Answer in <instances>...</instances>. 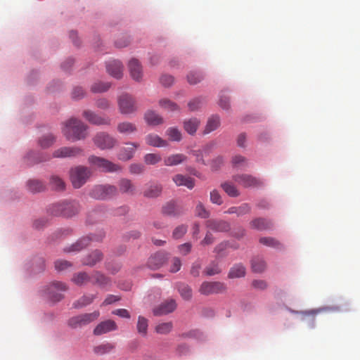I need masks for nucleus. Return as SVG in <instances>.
Returning <instances> with one entry per match:
<instances>
[{
    "instance_id": "nucleus-30",
    "label": "nucleus",
    "mask_w": 360,
    "mask_h": 360,
    "mask_svg": "<svg viewBox=\"0 0 360 360\" xmlns=\"http://www.w3.org/2000/svg\"><path fill=\"white\" fill-rule=\"evenodd\" d=\"M162 186L159 184L149 185L144 191L143 195L146 198H155L160 195Z\"/></svg>"
},
{
    "instance_id": "nucleus-19",
    "label": "nucleus",
    "mask_w": 360,
    "mask_h": 360,
    "mask_svg": "<svg viewBox=\"0 0 360 360\" xmlns=\"http://www.w3.org/2000/svg\"><path fill=\"white\" fill-rule=\"evenodd\" d=\"M123 68L122 63L117 60H110L106 65V70L108 74L116 79L122 78Z\"/></svg>"
},
{
    "instance_id": "nucleus-16",
    "label": "nucleus",
    "mask_w": 360,
    "mask_h": 360,
    "mask_svg": "<svg viewBox=\"0 0 360 360\" xmlns=\"http://www.w3.org/2000/svg\"><path fill=\"white\" fill-rule=\"evenodd\" d=\"M205 225L207 229L216 232H227L231 229L230 223L222 219H209Z\"/></svg>"
},
{
    "instance_id": "nucleus-24",
    "label": "nucleus",
    "mask_w": 360,
    "mask_h": 360,
    "mask_svg": "<svg viewBox=\"0 0 360 360\" xmlns=\"http://www.w3.org/2000/svg\"><path fill=\"white\" fill-rule=\"evenodd\" d=\"M103 259V254L99 250H95L84 257L82 264L86 266H93Z\"/></svg>"
},
{
    "instance_id": "nucleus-63",
    "label": "nucleus",
    "mask_w": 360,
    "mask_h": 360,
    "mask_svg": "<svg viewBox=\"0 0 360 360\" xmlns=\"http://www.w3.org/2000/svg\"><path fill=\"white\" fill-rule=\"evenodd\" d=\"M247 159L242 155H236L232 159L233 166L241 167L247 165Z\"/></svg>"
},
{
    "instance_id": "nucleus-60",
    "label": "nucleus",
    "mask_w": 360,
    "mask_h": 360,
    "mask_svg": "<svg viewBox=\"0 0 360 360\" xmlns=\"http://www.w3.org/2000/svg\"><path fill=\"white\" fill-rule=\"evenodd\" d=\"M210 200L212 203L220 205L223 203V200L219 194V191L217 190H213L210 192Z\"/></svg>"
},
{
    "instance_id": "nucleus-35",
    "label": "nucleus",
    "mask_w": 360,
    "mask_h": 360,
    "mask_svg": "<svg viewBox=\"0 0 360 360\" xmlns=\"http://www.w3.org/2000/svg\"><path fill=\"white\" fill-rule=\"evenodd\" d=\"M91 282L101 287H105L110 283V279L101 272L95 271L91 275Z\"/></svg>"
},
{
    "instance_id": "nucleus-10",
    "label": "nucleus",
    "mask_w": 360,
    "mask_h": 360,
    "mask_svg": "<svg viewBox=\"0 0 360 360\" xmlns=\"http://www.w3.org/2000/svg\"><path fill=\"white\" fill-rule=\"evenodd\" d=\"M67 289L68 288L65 283L55 281L48 286L46 294L48 297L53 302H58L63 298L61 292L66 291Z\"/></svg>"
},
{
    "instance_id": "nucleus-26",
    "label": "nucleus",
    "mask_w": 360,
    "mask_h": 360,
    "mask_svg": "<svg viewBox=\"0 0 360 360\" xmlns=\"http://www.w3.org/2000/svg\"><path fill=\"white\" fill-rule=\"evenodd\" d=\"M177 186H184L188 189H192L195 186L194 179L182 174H176L172 178Z\"/></svg>"
},
{
    "instance_id": "nucleus-3",
    "label": "nucleus",
    "mask_w": 360,
    "mask_h": 360,
    "mask_svg": "<svg viewBox=\"0 0 360 360\" xmlns=\"http://www.w3.org/2000/svg\"><path fill=\"white\" fill-rule=\"evenodd\" d=\"M91 174V170L84 166H77L70 171V179L75 188H81Z\"/></svg>"
},
{
    "instance_id": "nucleus-21",
    "label": "nucleus",
    "mask_w": 360,
    "mask_h": 360,
    "mask_svg": "<svg viewBox=\"0 0 360 360\" xmlns=\"http://www.w3.org/2000/svg\"><path fill=\"white\" fill-rule=\"evenodd\" d=\"M119 191L122 194L134 195L136 193V188L133 182L126 178L121 179L118 182Z\"/></svg>"
},
{
    "instance_id": "nucleus-28",
    "label": "nucleus",
    "mask_w": 360,
    "mask_h": 360,
    "mask_svg": "<svg viewBox=\"0 0 360 360\" xmlns=\"http://www.w3.org/2000/svg\"><path fill=\"white\" fill-rule=\"evenodd\" d=\"M187 160V157L182 153L172 154L164 159L166 166H175L183 163Z\"/></svg>"
},
{
    "instance_id": "nucleus-39",
    "label": "nucleus",
    "mask_w": 360,
    "mask_h": 360,
    "mask_svg": "<svg viewBox=\"0 0 360 360\" xmlns=\"http://www.w3.org/2000/svg\"><path fill=\"white\" fill-rule=\"evenodd\" d=\"M72 281L77 285H82L86 284L89 282H91V276H89L86 272H79L73 275Z\"/></svg>"
},
{
    "instance_id": "nucleus-17",
    "label": "nucleus",
    "mask_w": 360,
    "mask_h": 360,
    "mask_svg": "<svg viewBox=\"0 0 360 360\" xmlns=\"http://www.w3.org/2000/svg\"><path fill=\"white\" fill-rule=\"evenodd\" d=\"M176 308V304L174 300L170 299L160 304L153 309V314L155 316L165 315L171 313Z\"/></svg>"
},
{
    "instance_id": "nucleus-22",
    "label": "nucleus",
    "mask_w": 360,
    "mask_h": 360,
    "mask_svg": "<svg viewBox=\"0 0 360 360\" xmlns=\"http://www.w3.org/2000/svg\"><path fill=\"white\" fill-rule=\"evenodd\" d=\"M162 212L165 215L170 217H177L181 215L183 212V208L175 203L170 201L167 202L162 208Z\"/></svg>"
},
{
    "instance_id": "nucleus-29",
    "label": "nucleus",
    "mask_w": 360,
    "mask_h": 360,
    "mask_svg": "<svg viewBox=\"0 0 360 360\" xmlns=\"http://www.w3.org/2000/svg\"><path fill=\"white\" fill-rule=\"evenodd\" d=\"M144 118L148 124L153 126L161 124L164 122L162 117L153 110H148Z\"/></svg>"
},
{
    "instance_id": "nucleus-13",
    "label": "nucleus",
    "mask_w": 360,
    "mask_h": 360,
    "mask_svg": "<svg viewBox=\"0 0 360 360\" xmlns=\"http://www.w3.org/2000/svg\"><path fill=\"white\" fill-rule=\"evenodd\" d=\"M128 69L130 76L136 82L141 81L143 72L142 65L139 60L136 58H131L129 61Z\"/></svg>"
},
{
    "instance_id": "nucleus-9",
    "label": "nucleus",
    "mask_w": 360,
    "mask_h": 360,
    "mask_svg": "<svg viewBox=\"0 0 360 360\" xmlns=\"http://www.w3.org/2000/svg\"><path fill=\"white\" fill-rule=\"evenodd\" d=\"M118 105L122 114L128 115L136 110L134 98L127 94H122L118 98Z\"/></svg>"
},
{
    "instance_id": "nucleus-25",
    "label": "nucleus",
    "mask_w": 360,
    "mask_h": 360,
    "mask_svg": "<svg viewBox=\"0 0 360 360\" xmlns=\"http://www.w3.org/2000/svg\"><path fill=\"white\" fill-rule=\"evenodd\" d=\"M145 141L147 145L153 147H167L168 142L155 134H149L146 136Z\"/></svg>"
},
{
    "instance_id": "nucleus-53",
    "label": "nucleus",
    "mask_w": 360,
    "mask_h": 360,
    "mask_svg": "<svg viewBox=\"0 0 360 360\" xmlns=\"http://www.w3.org/2000/svg\"><path fill=\"white\" fill-rule=\"evenodd\" d=\"M172 322L161 323L156 326L155 331L160 334H167L172 330Z\"/></svg>"
},
{
    "instance_id": "nucleus-15",
    "label": "nucleus",
    "mask_w": 360,
    "mask_h": 360,
    "mask_svg": "<svg viewBox=\"0 0 360 360\" xmlns=\"http://www.w3.org/2000/svg\"><path fill=\"white\" fill-rule=\"evenodd\" d=\"M83 117L91 124L96 125H110V119L107 117H101L94 112L86 110L83 112Z\"/></svg>"
},
{
    "instance_id": "nucleus-50",
    "label": "nucleus",
    "mask_w": 360,
    "mask_h": 360,
    "mask_svg": "<svg viewBox=\"0 0 360 360\" xmlns=\"http://www.w3.org/2000/svg\"><path fill=\"white\" fill-rule=\"evenodd\" d=\"M110 87V84L109 82H98L94 83L91 86V91L93 93H102L108 91Z\"/></svg>"
},
{
    "instance_id": "nucleus-41",
    "label": "nucleus",
    "mask_w": 360,
    "mask_h": 360,
    "mask_svg": "<svg viewBox=\"0 0 360 360\" xmlns=\"http://www.w3.org/2000/svg\"><path fill=\"white\" fill-rule=\"evenodd\" d=\"M49 184L52 189L55 191H61L65 188V184L64 181L56 175L51 176Z\"/></svg>"
},
{
    "instance_id": "nucleus-55",
    "label": "nucleus",
    "mask_w": 360,
    "mask_h": 360,
    "mask_svg": "<svg viewBox=\"0 0 360 360\" xmlns=\"http://www.w3.org/2000/svg\"><path fill=\"white\" fill-rule=\"evenodd\" d=\"M188 227L186 225H179L176 226L172 233V237L174 239H179L182 238L187 232Z\"/></svg>"
},
{
    "instance_id": "nucleus-36",
    "label": "nucleus",
    "mask_w": 360,
    "mask_h": 360,
    "mask_svg": "<svg viewBox=\"0 0 360 360\" xmlns=\"http://www.w3.org/2000/svg\"><path fill=\"white\" fill-rule=\"evenodd\" d=\"M200 123L197 118H191L184 122V128L187 133L193 135L196 132Z\"/></svg>"
},
{
    "instance_id": "nucleus-7",
    "label": "nucleus",
    "mask_w": 360,
    "mask_h": 360,
    "mask_svg": "<svg viewBox=\"0 0 360 360\" xmlns=\"http://www.w3.org/2000/svg\"><path fill=\"white\" fill-rule=\"evenodd\" d=\"M226 286L224 283L219 281H204L199 288V292L203 295L218 294L226 290Z\"/></svg>"
},
{
    "instance_id": "nucleus-4",
    "label": "nucleus",
    "mask_w": 360,
    "mask_h": 360,
    "mask_svg": "<svg viewBox=\"0 0 360 360\" xmlns=\"http://www.w3.org/2000/svg\"><path fill=\"white\" fill-rule=\"evenodd\" d=\"M103 231H99L97 233L91 234L79 239L75 243L64 249L66 252H79L86 248L91 241L101 242L105 238Z\"/></svg>"
},
{
    "instance_id": "nucleus-57",
    "label": "nucleus",
    "mask_w": 360,
    "mask_h": 360,
    "mask_svg": "<svg viewBox=\"0 0 360 360\" xmlns=\"http://www.w3.org/2000/svg\"><path fill=\"white\" fill-rule=\"evenodd\" d=\"M203 104V100L200 98H195L190 101L188 107L191 111H195L200 109Z\"/></svg>"
},
{
    "instance_id": "nucleus-56",
    "label": "nucleus",
    "mask_w": 360,
    "mask_h": 360,
    "mask_svg": "<svg viewBox=\"0 0 360 360\" xmlns=\"http://www.w3.org/2000/svg\"><path fill=\"white\" fill-rule=\"evenodd\" d=\"M195 214L198 217L203 219L208 218L210 212L207 211L202 202H199L195 207Z\"/></svg>"
},
{
    "instance_id": "nucleus-48",
    "label": "nucleus",
    "mask_w": 360,
    "mask_h": 360,
    "mask_svg": "<svg viewBox=\"0 0 360 360\" xmlns=\"http://www.w3.org/2000/svg\"><path fill=\"white\" fill-rule=\"evenodd\" d=\"M55 141H56L55 136L53 134H46V135L41 136L39 139L38 143H39V145L41 148H49L51 146H52L53 144V143L55 142Z\"/></svg>"
},
{
    "instance_id": "nucleus-37",
    "label": "nucleus",
    "mask_w": 360,
    "mask_h": 360,
    "mask_svg": "<svg viewBox=\"0 0 360 360\" xmlns=\"http://www.w3.org/2000/svg\"><path fill=\"white\" fill-rule=\"evenodd\" d=\"M115 346L110 342H104L94 347V352L97 355H104L111 352Z\"/></svg>"
},
{
    "instance_id": "nucleus-47",
    "label": "nucleus",
    "mask_w": 360,
    "mask_h": 360,
    "mask_svg": "<svg viewBox=\"0 0 360 360\" xmlns=\"http://www.w3.org/2000/svg\"><path fill=\"white\" fill-rule=\"evenodd\" d=\"M95 296L94 295H84L75 302H74L73 306L75 308H82L89 304H91L94 300Z\"/></svg>"
},
{
    "instance_id": "nucleus-58",
    "label": "nucleus",
    "mask_w": 360,
    "mask_h": 360,
    "mask_svg": "<svg viewBox=\"0 0 360 360\" xmlns=\"http://www.w3.org/2000/svg\"><path fill=\"white\" fill-rule=\"evenodd\" d=\"M129 169L132 174H140L144 172L145 167L139 163H134L130 165Z\"/></svg>"
},
{
    "instance_id": "nucleus-52",
    "label": "nucleus",
    "mask_w": 360,
    "mask_h": 360,
    "mask_svg": "<svg viewBox=\"0 0 360 360\" xmlns=\"http://www.w3.org/2000/svg\"><path fill=\"white\" fill-rule=\"evenodd\" d=\"M144 162L146 165H154L162 160L160 155L158 153H147L143 157Z\"/></svg>"
},
{
    "instance_id": "nucleus-14",
    "label": "nucleus",
    "mask_w": 360,
    "mask_h": 360,
    "mask_svg": "<svg viewBox=\"0 0 360 360\" xmlns=\"http://www.w3.org/2000/svg\"><path fill=\"white\" fill-rule=\"evenodd\" d=\"M83 150L79 147H62L54 151V158H72L82 154Z\"/></svg>"
},
{
    "instance_id": "nucleus-43",
    "label": "nucleus",
    "mask_w": 360,
    "mask_h": 360,
    "mask_svg": "<svg viewBox=\"0 0 360 360\" xmlns=\"http://www.w3.org/2000/svg\"><path fill=\"white\" fill-rule=\"evenodd\" d=\"M100 315L98 311H95L92 313L84 314L79 315L80 318V323H82V326L87 325L92 321L96 320Z\"/></svg>"
},
{
    "instance_id": "nucleus-46",
    "label": "nucleus",
    "mask_w": 360,
    "mask_h": 360,
    "mask_svg": "<svg viewBox=\"0 0 360 360\" xmlns=\"http://www.w3.org/2000/svg\"><path fill=\"white\" fill-rule=\"evenodd\" d=\"M148 326V320L143 316H139L136 326L138 333L142 336H146L147 335Z\"/></svg>"
},
{
    "instance_id": "nucleus-38",
    "label": "nucleus",
    "mask_w": 360,
    "mask_h": 360,
    "mask_svg": "<svg viewBox=\"0 0 360 360\" xmlns=\"http://www.w3.org/2000/svg\"><path fill=\"white\" fill-rule=\"evenodd\" d=\"M159 105L168 112L179 111L180 107L174 101L168 98H162L159 101Z\"/></svg>"
},
{
    "instance_id": "nucleus-64",
    "label": "nucleus",
    "mask_w": 360,
    "mask_h": 360,
    "mask_svg": "<svg viewBox=\"0 0 360 360\" xmlns=\"http://www.w3.org/2000/svg\"><path fill=\"white\" fill-rule=\"evenodd\" d=\"M160 83L165 86H170L174 82V79L172 75H163L160 78Z\"/></svg>"
},
{
    "instance_id": "nucleus-51",
    "label": "nucleus",
    "mask_w": 360,
    "mask_h": 360,
    "mask_svg": "<svg viewBox=\"0 0 360 360\" xmlns=\"http://www.w3.org/2000/svg\"><path fill=\"white\" fill-rule=\"evenodd\" d=\"M27 187L31 192H40L44 189V185L39 180L32 179L27 182Z\"/></svg>"
},
{
    "instance_id": "nucleus-45",
    "label": "nucleus",
    "mask_w": 360,
    "mask_h": 360,
    "mask_svg": "<svg viewBox=\"0 0 360 360\" xmlns=\"http://www.w3.org/2000/svg\"><path fill=\"white\" fill-rule=\"evenodd\" d=\"M223 190L231 197H238L240 195L239 191L231 182H224L221 184Z\"/></svg>"
},
{
    "instance_id": "nucleus-23",
    "label": "nucleus",
    "mask_w": 360,
    "mask_h": 360,
    "mask_svg": "<svg viewBox=\"0 0 360 360\" xmlns=\"http://www.w3.org/2000/svg\"><path fill=\"white\" fill-rule=\"evenodd\" d=\"M273 226L274 224L271 221L261 217L255 218L250 222L251 229L261 231L271 229Z\"/></svg>"
},
{
    "instance_id": "nucleus-27",
    "label": "nucleus",
    "mask_w": 360,
    "mask_h": 360,
    "mask_svg": "<svg viewBox=\"0 0 360 360\" xmlns=\"http://www.w3.org/2000/svg\"><path fill=\"white\" fill-rule=\"evenodd\" d=\"M220 117L218 115H213L210 116L207 121V124L203 131V134H208L212 131L216 130L220 126Z\"/></svg>"
},
{
    "instance_id": "nucleus-11",
    "label": "nucleus",
    "mask_w": 360,
    "mask_h": 360,
    "mask_svg": "<svg viewBox=\"0 0 360 360\" xmlns=\"http://www.w3.org/2000/svg\"><path fill=\"white\" fill-rule=\"evenodd\" d=\"M233 178L236 183L245 188L258 187L263 184L260 179L250 174H238Z\"/></svg>"
},
{
    "instance_id": "nucleus-1",
    "label": "nucleus",
    "mask_w": 360,
    "mask_h": 360,
    "mask_svg": "<svg viewBox=\"0 0 360 360\" xmlns=\"http://www.w3.org/2000/svg\"><path fill=\"white\" fill-rule=\"evenodd\" d=\"M87 126L81 120L70 118L63 124L62 132L68 140L77 141L84 139L87 135Z\"/></svg>"
},
{
    "instance_id": "nucleus-6",
    "label": "nucleus",
    "mask_w": 360,
    "mask_h": 360,
    "mask_svg": "<svg viewBox=\"0 0 360 360\" xmlns=\"http://www.w3.org/2000/svg\"><path fill=\"white\" fill-rule=\"evenodd\" d=\"M117 188L114 185H96L90 191L91 197L98 200H106L116 195Z\"/></svg>"
},
{
    "instance_id": "nucleus-5",
    "label": "nucleus",
    "mask_w": 360,
    "mask_h": 360,
    "mask_svg": "<svg viewBox=\"0 0 360 360\" xmlns=\"http://www.w3.org/2000/svg\"><path fill=\"white\" fill-rule=\"evenodd\" d=\"M88 162L103 172H115L122 170V167L117 164L96 155H91L88 158Z\"/></svg>"
},
{
    "instance_id": "nucleus-33",
    "label": "nucleus",
    "mask_w": 360,
    "mask_h": 360,
    "mask_svg": "<svg viewBox=\"0 0 360 360\" xmlns=\"http://www.w3.org/2000/svg\"><path fill=\"white\" fill-rule=\"evenodd\" d=\"M246 274V269L242 264L233 265L229 270L228 277L229 278H239L244 277Z\"/></svg>"
},
{
    "instance_id": "nucleus-62",
    "label": "nucleus",
    "mask_w": 360,
    "mask_h": 360,
    "mask_svg": "<svg viewBox=\"0 0 360 360\" xmlns=\"http://www.w3.org/2000/svg\"><path fill=\"white\" fill-rule=\"evenodd\" d=\"M181 266V261L179 257H174L171 262V266L169 271L172 273H176L179 271Z\"/></svg>"
},
{
    "instance_id": "nucleus-32",
    "label": "nucleus",
    "mask_w": 360,
    "mask_h": 360,
    "mask_svg": "<svg viewBox=\"0 0 360 360\" xmlns=\"http://www.w3.org/2000/svg\"><path fill=\"white\" fill-rule=\"evenodd\" d=\"M251 211V207L248 203H243L240 206L238 207H229L225 213L232 214H236L238 217L243 216L250 213Z\"/></svg>"
},
{
    "instance_id": "nucleus-40",
    "label": "nucleus",
    "mask_w": 360,
    "mask_h": 360,
    "mask_svg": "<svg viewBox=\"0 0 360 360\" xmlns=\"http://www.w3.org/2000/svg\"><path fill=\"white\" fill-rule=\"evenodd\" d=\"M177 290L181 297L185 300H190L192 297V289L189 285L184 283H179L176 285Z\"/></svg>"
},
{
    "instance_id": "nucleus-59",
    "label": "nucleus",
    "mask_w": 360,
    "mask_h": 360,
    "mask_svg": "<svg viewBox=\"0 0 360 360\" xmlns=\"http://www.w3.org/2000/svg\"><path fill=\"white\" fill-rule=\"evenodd\" d=\"M72 264L67 260H57L55 262V267L57 271H64L72 267Z\"/></svg>"
},
{
    "instance_id": "nucleus-34",
    "label": "nucleus",
    "mask_w": 360,
    "mask_h": 360,
    "mask_svg": "<svg viewBox=\"0 0 360 360\" xmlns=\"http://www.w3.org/2000/svg\"><path fill=\"white\" fill-rule=\"evenodd\" d=\"M214 146L215 143L214 142H211L206 144L201 150H194L193 154V155L196 156L197 161L202 163L203 165H205V162L202 158L203 155H208L209 153L214 148Z\"/></svg>"
},
{
    "instance_id": "nucleus-12",
    "label": "nucleus",
    "mask_w": 360,
    "mask_h": 360,
    "mask_svg": "<svg viewBox=\"0 0 360 360\" xmlns=\"http://www.w3.org/2000/svg\"><path fill=\"white\" fill-rule=\"evenodd\" d=\"M139 143L136 142L126 143V146L120 148L117 153V158L121 161H128L133 158Z\"/></svg>"
},
{
    "instance_id": "nucleus-31",
    "label": "nucleus",
    "mask_w": 360,
    "mask_h": 360,
    "mask_svg": "<svg viewBox=\"0 0 360 360\" xmlns=\"http://www.w3.org/2000/svg\"><path fill=\"white\" fill-rule=\"evenodd\" d=\"M117 131L122 134L130 135L137 131L135 124L129 122H120L117 127Z\"/></svg>"
},
{
    "instance_id": "nucleus-8",
    "label": "nucleus",
    "mask_w": 360,
    "mask_h": 360,
    "mask_svg": "<svg viewBox=\"0 0 360 360\" xmlns=\"http://www.w3.org/2000/svg\"><path fill=\"white\" fill-rule=\"evenodd\" d=\"M94 144L100 149H111L117 144V140L106 132H99L94 137Z\"/></svg>"
},
{
    "instance_id": "nucleus-49",
    "label": "nucleus",
    "mask_w": 360,
    "mask_h": 360,
    "mask_svg": "<svg viewBox=\"0 0 360 360\" xmlns=\"http://www.w3.org/2000/svg\"><path fill=\"white\" fill-rule=\"evenodd\" d=\"M166 134L172 141H180L182 138L181 132L176 127L168 128Z\"/></svg>"
},
{
    "instance_id": "nucleus-42",
    "label": "nucleus",
    "mask_w": 360,
    "mask_h": 360,
    "mask_svg": "<svg viewBox=\"0 0 360 360\" xmlns=\"http://www.w3.org/2000/svg\"><path fill=\"white\" fill-rule=\"evenodd\" d=\"M259 242L265 246L276 249H281L283 247L282 244L277 239L272 237H261Z\"/></svg>"
},
{
    "instance_id": "nucleus-18",
    "label": "nucleus",
    "mask_w": 360,
    "mask_h": 360,
    "mask_svg": "<svg viewBox=\"0 0 360 360\" xmlns=\"http://www.w3.org/2000/svg\"><path fill=\"white\" fill-rule=\"evenodd\" d=\"M167 258V253L165 252H158L148 259V265L152 269H159L165 263Z\"/></svg>"
},
{
    "instance_id": "nucleus-44",
    "label": "nucleus",
    "mask_w": 360,
    "mask_h": 360,
    "mask_svg": "<svg viewBox=\"0 0 360 360\" xmlns=\"http://www.w3.org/2000/svg\"><path fill=\"white\" fill-rule=\"evenodd\" d=\"M252 269L255 273H262L266 269L265 262L259 257H255L251 262Z\"/></svg>"
},
{
    "instance_id": "nucleus-54",
    "label": "nucleus",
    "mask_w": 360,
    "mask_h": 360,
    "mask_svg": "<svg viewBox=\"0 0 360 360\" xmlns=\"http://www.w3.org/2000/svg\"><path fill=\"white\" fill-rule=\"evenodd\" d=\"M203 79L201 73L191 72L187 75V81L190 84L194 85L199 83Z\"/></svg>"
},
{
    "instance_id": "nucleus-2",
    "label": "nucleus",
    "mask_w": 360,
    "mask_h": 360,
    "mask_svg": "<svg viewBox=\"0 0 360 360\" xmlns=\"http://www.w3.org/2000/svg\"><path fill=\"white\" fill-rule=\"evenodd\" d=\"M80 210V205L78 202L63 201L54 203L49 208V212L54 216H63L71 217L77 214Z\"/></svg>"
},
{
    "instance_id": "nucleus-20",
    "label": "nucleus",
    "mask_w": 360,
    "mask_h": 360,
    "mask_svg": "<svg viewBox=\"0 0 360 360\" xmlns=\"http://www.w3.org/2000/svg\"><path fill=\"white\" fill-rule=\"evenodd\" d=\"M117 326L114 321L106 320L98 324L94 330V334L101 335L110 331L117 330Z\"/></svg>"
},
{
    "instance_id": "nucleus-61",
    "label": "nucleus",
    "mask_w": 360,
    "mask_h": 360,
    "mask_svg": "<svg viewBox=\"0 0 360 360\" xmlns=\"http://www.w3.org/2000/svg\"><path fill=\"white\" fill-rule=\"evenodd\" d=\"M221 272V269L218 266L217 264H211L207 266L204 271V273L207 276H214L215 274H218Z\"/></svg>"
}]
</instances>
